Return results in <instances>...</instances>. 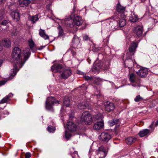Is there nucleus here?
<instances>
[{"mask_svg": "<svg viewBox=\"0 0 158 158\" xmlns=\"http://www.w3.org/2000/svg\"><path fill=\"white\" fill-rule=\"evenodd\" d=\"M83 135L84 136V137H85V136H86L85 135V134H83Z\"/></svg>", "mask_w": 158, "mask_h": 158, "instance_id": "052dcab7", "label": "nucleus"}, {"mask_svg": "<svg viewBox=\"0 0 158 158\" xmlns=\"http://www.w3.org/2000/svg\"><path fill=\"white\" fill-rule=\"evenodd\" d=\"M143 99V98L141 97L140 95H138L136 97L134 101L136 102H138L142 101Z\"/></svg>", "mask_w": 158, "mask_h": 158, "instance_id": "58836bf2", "label": "nucleus"}, {"mask_svg": "<svg viewBox=\"0 0 158 158\" xmlns=\"http://www.w3.org/2000/svg\"><path fill=\"white\" fill-rule=\"evenodd\" d=\"M116 8L117 11L119 13H123L125 10V7L122 6L119 2L116 6Z\"/></svg>", "mask_w": 158, "mask_h": 158, "instance_id": "a211bd4d", "label": "nucleus"}, {"mask_svg": "<svg viewBox=\"0 0 158 158\" xmlns=\"http://www.w3.org/2000/svg\"><path fill=\"white\" fill-rule=\"evenodd\" d=\"M157 112H158V107L157 108Z\"/></svg>", "mask_w": 158, "mask_h": 158, "instance_id": "338daca9", "label": "nucleus"}, {"mask_svg": "<svg viewBox=\"0 0 158 158\" xmlns=\"http://www.w3.org/2000/svg\"><path fill=\"white\" fill-rule=\"evenodd\" d=\"M75 13H73V17L74 25L75 24L77 26H80L83 23V20L79 16L74 15Z\"/></svg>", "mask_w": 158, "mask_h": 158, "instance_id": "0eeeda50", "label": "nucleus"}, {"mask_svg": "<svg viewBox=\"0 0 158 158\" xmlns=\"http://www.w3.org/2000/svg\"><path fill=\"white\" fill-rule=\"evenodd\" d=\"M58 28L59 31V36H62L63 35V34H64V32L63 30V29L62 28V27L60 26H59L58 27Z\"/></svg>", "mask_w": 158, "mask_h": 158, "instance_id": "ea45409f", "label": "nucleus"}, {"mask_svg": "<svg viewBox=\"0 0 158 158\" xmlns=\"http://www.w3.org/2000/svg\"><path fill=\"white\" fill-rule=\"evenodd\" d=\"M12 18L15 21H18L20 18V15L19 13L16 11H13L10 14Z\"/></svg>", "mask_w": 158, "mask_h": 158, "instance_id": "f3484780", "label": "nucleus"}, {"mask_svg": "<svg viewBox=\"0 0 158 158\" xmlns=\"http://www.w3.org/2000/svg\"><path fill=\"white\" fill-rule=\"evenodd\" d=\"M63 69L62 66L60 64H55L51 67V69L54 73L60 72Z\"/></svg>", "mask_w": 158, "mask_h": 158, "instance_id": "ddd939ff", "label": "nucleus"}, {"mask_svg": "<svg viewBox=\"0 0 158 158\" xmlns=\"http://www.w3.org/2000/svg\"><path fill=\"white\" fill-rule=\"evenodd\" d=\"M103 118V116L102 115H99V120H101L99 121V129L100 128H102L104 126V123L103 122V121L102 120V119Z\"/></svg>", "mask_w": 158, "mask_h": 158, "instance_id": "cd10ccee", "label": "nucleus"}, {"mask_svg": "<svg viewBox=\"0 0 158 158\" xmlns=\"http://www.w3.org/2000/svg\"><path fill=\"white\" fill-rule=\"evenodd\" d=\"M129 80L132 83H134L135 82L136 76L134 73H131L129 76Z\"/></svg>", "mask_w": 158, "mask_h": 158, "instance_id": "7c9ffc66", "label": "nucleus"}, {"mask_svg": "<svg viewBox=\"0 0 158 158\" xmlns=\"http://www.w3.org/2000/svg\"><path fill=\"white\" fill-rule=\"evenodd\" d=\"M70 100L68 97H65L64 99L63 103L64 105L67 107L69 106L70 104Z\"/></svg>", "mask_w": 158, "mask_h": 158, "instance_id": "bb28decb", "label": "nucleus"}, {"mask_svg": "<svg viewBox=\"0 0 158 158\" xmlns=\"http://www.w3.org/2000/svg\"><path fill=\"white\" fill-rule=\"evenodd\" d=\"M28 43L30 49H32L35 45L34 42L32 40H30L28 41Z\"/></svg>", "mask_w": 158, "mask_h": 158, "instance_id": "4c0bfd02", "label": "nucleus"}, {"mask_svg": "<svg viewBox=\"0 0 158 158\" xmlns=\"http://www.w3.org/2000/svg\"><path fill=\"white\" fill-rule=\"evenodd\" d=\"M19 3L21 7H24L28 6L29 3V1L28 0H19Z\"/></svg>", "mask_w": 158, "mask_h": 158, "instance_id": "5701e85b", "label": "nucleus"}, {"mask_svg": "<svg viewBox=\"0 0 158 158\" xmlns=\"http://www.w3.org/2000/svg\"><path fill=\"white\" fill-rule=\"evenodd\" d=\"M129 20L131 22H136L138 20V16L134 12H131L129 17Z\"/></svg>", "mask_w": 158, "mask_h": 158, "instance_id": "412c9836", "label": "nucleus"}, {"mask_svg": "<svg viewBox=\"0 0 158 158\" xmlns=\"http://www.w3.org/2000/svg\"><path fill=\"white\" fill-rule=\"evenodd\" d=\"M75 153H77V151H75Z\"/></svg>", "mask_w": 158, "mask_h": 158, "instance_id": "0e129e2a", "label": "nucleus"}, {"mask_svg": "<svg viewBox=\"0 0 158 158\" xmlns=\"http://www.w3.org/2000/svg\"><path fill=\"white\" fill-rule=\"evenodd\" d=\"M29 19L31 21V23H35L38 19L37 15H35L32 16H30L29 17Z\"/></svg>", "mask_w": 158, "mask_h": 158, "instance_id": "c756f323", "label": "nucleus"}, {"mask_svg": "<svg viewBox=\"0 0 158 158\" xmlns=\"http://www.w3.org/2000/svg\"><path fill=\"white\" fill-rule=\"evenodd\" d=\"M128 138L130 139V138H133L131 137V138L129 137V138Z\"/></svg>", "mask_w": 158, "mask_h": 158, "instance_id": "774afa93", "label": "nucleus"}, {"mask_svg": "<svg viewBox=\"0 0 158 158\" xmlns=\"http://www.w3.org/2000/svg\"><path fill=\"white\" fill-rule=\"evenodd\" d=\"M83 40H88L89 39V37L88 35H85L83 36Z\"/></svg>", "mask_w": 158, "mask_h": 158, "instance_id": "09e8293b", "label": "nucleus"}, {"mask_svg": "<svg viewBox=\"0 0 158 158\" xmlns=\"http://www.w3.org/2000/svg\"><path fill=\"white\" fill-rule=\"evenodd\" d=\"M3 0H0V4L2 2V1Z\"/></svg>", "mask_w": 158, "mask_h": 158, "instance_id": "680f3d73", "label": "nucleus"}, {"mask_svg": "<svg viewBox=\"0 0 158 158\" xmlns=\"http://www.w3.org/2000/svg\"><path fill=\"white\" fill-rule=\"evenodd\" d=\"M75 10L74 8L73 9L72 12L71 13L70 17L66 16L64 20L65 24L68 27H69L71 28L73 27H74V24L73 23V13H75Z\"/></svg>", "mask_w": 158, "mask_h": 158, "instance_id": "39448f33", "label": "nucleus"}, {"mask_svg": "<svg viewBox=\"0 0 158 158\" xmlns=\"http://www.w3.org/2000/svg\"><path fill=\"white\" fill-rule=\"evenodd\" d=\"M136 73L140 77L143 78L147 76L148 73V71L146 68H141Z\"/></svg>", "mask_w": 158, "mask_h": 158, "instance_id": "9b49d317", "label": "nucleus"}, {"mask_svg": "<svg viewBox=\"0 0 158 158\" xmlns=\"http://www.w3.org/2000/svg\"><path fill=\"white\" fill-rule=\"evenodd\" d=\"M119 18V15L118 13H114L113 16L110 18V19H112L114 20H116Z\"/></svg>", "mask_w": 158, "mask_h": 158, "instance_id": "79ce46f5", "label": "nucleus"}, {"mask_svg": "<svg viewBox=\"0 0 158 158\" xmlns=\"http://www.w3.org/2000/svg\"><path fill=\"white\" fill-rule=\"evenodd\" d=\"M39 34L41 37L44 40H46L49 39L48 35L46 34L45 31L44 30L41 28L39 30Z\"/></svg>", "mask_w": 158, "mask_h": 158, "instance_id": "6ab92c4d", "label": "nucleus"}, {"mask_svg": "<svg viewBox=\"0 0 158 158\" xmlns=\"http://www.w3.org/2000/svg\"><path fill=\"white\" fill-rule=\"evenodd\" d=\"M3 63V61L2 60H0V67L1 66Z\"/></svg>", "mask_w": 158, "mask_h": 158, "instance_id": "864d4df0", "label": "nucleus"}, {"mask_svg": "<svg viewBox=\"0 0 158 158\" xmlns=\"http://www.w3.org/2000/svg\"><path fill=\"white\" fill-rule=\"evenodd\" d=\"M107 151L106 149L102 146L99 147V158H105L107 154Z\"/></svg>", "mask_w": 158, "mask_h": 158, "instance_id": "2eb2a0df", "label": "nucleus"}, {"mask_svg": "<svg viewBox=\"0 0 158 158\" xmlns=\"http://www.w3.org/2000/svg\"><path fill=\"white\" fill-rule=\"evenodd\" d=\"M31 153L29 152H27L25 155V158H30L31 157Z\"/></svg>", "mask_w": 158, "mask_h": 158, "instance_id": "49530a36", "label": "nucleus"}, {"mask_svg": "<svg viewBox=\"0 0 158 158\" xmlns=\"http://www.w3.org/2000/svg\"><path fill=\"white\" fill-rule=\"evenodd\" d=\"M28 144L31 143V144H32V143H31V142H28Z\"/></svg>", "mask_w": 158, "mask_h": 158, "instance_id": "e2e57ef3", "label": "nucleus"}, {"mask_svg": "<svg viewBox=\"0 0 158 158\" xmlns=\"http://www.w3.org/2000/svg\"><path fill=\"white\" fill-rule=\"evenodd\" d=\"M100 136L101 138H111V137L107 133L105 132H102L101 135Z\"/></svg>", "mask_w": 158, "mask_h": 158, "instance_id": "473e14b6", "label": "nucleus"}, {"mask_svg": "<svg viewBox=\"0 0 158 158\" xmlns=\"http://www.w3.org/2000/svg\"><path fill=\"white\" fill-rule=\"evenodd\" d=\"M11 35L12 36H16L18 34V31H17L16 28H13L10 31Z\"/></svg>", "mask_w": 158, "mask_h": 158, "instance_id": "c9c22d12", "label": "nucleus"}, {"mask_svg": "<svg viewBox=\"0 0 158 158\" xmlns=\"http://www.w3.org/2000/svg\"><path fill=\"white\" fill-rule=\"evenodd\" d=\"M13 96V94L11 93H10L8 95L6 96L2 99L0 102V103H4L6 102L7 101L9 100L10 98L12 97Z\"/></svg>", "mask_w": 158, "mask_h": 158, "instance_id": "393cba45", "label": "nucleus"}, {"mask_svg": "<svg viewBox=\"0 0 158 158\" xmlns=\"http://www.w3.org/2000/svg\"><path fill=\"white\" fill-rule=\"evenodd\" d=\"M154 124V122L153 121L152 122L151 124L149 126V127L150 128H151L152 131H153L154 129V128H153V126Z\"/></svg>", "mask_w": 158, "mask_h": 158, "instance_id": "de8ad7c7", "label": "nucleus"}, {"mask_svg": "<svg viewBox=\"0 0 158 158\" xmlns=\"http://www.w3.org/2000/svg\"><path fill=\"white\" fill-rule=\"evenodd\" d=\"M131 85H132V86H133V87H135L136 86V85L135 84H131Z\"/></svg>", "mask_w": 158, "mask_h": 158, "instance_id": "4d7b16f0", "label": "nucleus"}, {"mask_svg": "<svg viewBox=\"0 0 158 158\" xmlns=\"http://www.w3.org/2000/svg\"><path fill=\"white\" fill-rule=\"evenodd\" d=\"M11 42L9 40L5 39L4 40L0 39V51L3 49V46L8 48L10 46Z\"/></svg>", "mask_w": 158, "mask_h": 158, "instance_id": "9d476101", "label": "nucleus"}, {"mask_svg": "<svg viewBox=\"0 0 158 158\" xmlns=\"http://www.w3.org/2000/svg\"><path fill=\"white\" fill-rule=\"evenodd\" d=\"M81 136H82L81 135H80V136L79 137L80 138H81Z\"/></svg>", "mask_w": 158, "mask_h": 158, "instance_id": "69168bd1", "label": "nucleus"}, {"mask_svg": "<svg viewBox=\"0 0 158 158\" xmlns=\"http://www.w3.org/2000/svg\"><path fill=\"white\" fill-rule=\"evenodd\" d=\"M134 61L132 59H126L124 61V64L125 65L127 64L128 68H132L134 64Z\"/></svg>", "mask_w": 158, "mask_h": 158, "instance_id": "aec40b11", "label": "nucleus"}, {"mask_svg": "<svg viewBox=\"0 0 158 158\" xmlns=\"http://www.w3.org/2000/svg\"><path fill=\"white\" fill-rule=\"evenodd\" d=\"M72 136L71 134L70 133V132L67 131H66L65 132V138H69Z\"/></svg>", "mask_w": 158, "mask_h": 158, "instance_id": "a19ab883", "label": "nucleus"}, {"mask_svg": "<svg viewBox=\"0 0 158 158\" xmlns=\"http://www.w3.org/2000/svg\"><path fill=\"white\" fill-rule=\"evenodd\" d=\"M47 130L49 133H53L55 131L56 128L55 127L49 125L47 128Z\"/></svg>", "mask_w": 158, "mask_h": 158, "instance_id": "2f4dec72", "label": "nucleus"}, {"mask_svg": "<svg viewBox=\"0 0 158 158\" xmlns=\"http://www.w3.org/2000/svg\"><path fill=\"white\" fill-rule=\"evenodd\" d=\"M152 131H150L149 130L147 129H144L139 132V135L140 137H143L144 136H148Z\"/></svg>", "mask_w": 158, "mask_h": 158, "instance_id": "4468645a", "label": "nucleus"}, {"mask_svg": "<svg viewBox=\"0 0 158 158\" xmlns=\"http://www.w3.org/2000/svg\"><path fill=\"white\" fill-rule=\"evenodd\" d=\"M64 127L65 128H67L70 131H74L77 129L76 125L71 121L68 122L66 126L64 125Z\"/></svg>", "mask_w": 158, "mask_h": 158, "instance_id": "1a4fd4ad", "label": "nucleus"}, {"mask_svg": "<svg viewBox=\"0 0 158 158\" xmlns=\"http://www.w3.org/2000/svg\"><path fill=\"white\" fill-rule=\"evenodd\" d=\"M95 118L96 119V121L97 123H95L94 126V128L96 130H99V122H98V116H96L95 117Z\"/></svg>", "mask_w": 158, "mask_h": 158, "instance_id": "f704fd0d", "label": "nucleus"}, {"mask_svg": "<svg viewBox=\"0 0 158 158\" xmlns=\"http://www.w3.org/2000/svg\"><path fill=\"white\" fill-rule=\"evenodd\" d=\"M133 31L138 37H140L143 32V27L139 25L137 26L134 28Z\"/></svg>", "mask_w": 158, "mask_h": 158, "instance_id": "f8f14e48", "label": "nucleus"}, {"mask_svg": "<svg viewBox=\"0 0 158 158\" xmlns=\"http://www.w3.org/2000/svg\"><path fill=\"white\" fill-rule=\"evenodd\" d=\"M137 47V45L135 42H133L131 44L129 48V51L126 53V59L132 58Z\"/></svg>", "mask_w": 158, "mask_h": 158, "instance_id": "20e7f679", "label": "nucleus"}, {"mask_svg": "<svg viewBox=\"0 0 158 158\" xmlns=\"http://www.w3.org/2000/svg\"><path fill=\"white\" fill-rule=\"evenodd\" d=\"M21 53V50L19 48L16 47L13 49L12 56L13 60H14L15 64L13 69L11 70L10 72V78H12L16 75L19 70L18 68H20L30 56L31 55L30 49L28 48H26L23 50V54L24 56L23 59L22 58Z\"/></svg>", "mask_w": 158, "mask_h": 158, "instance_id": "f257e3e1", "label": "nucleus"}, {"mask_svg": "<svg viewBox=\"0 0 158 158\" xmlns=\"http://www.w3.org/2000/svg\"><path fill=\"white\" fill-rule=\"evenodd\" d=\"M99 61L96 60L94 64L93 67L92 69L93 72L96 73L98 72L99 69Z\"/></svg>", "mask_w": 158, "mask_h": 158, "instance_id": "4be33fe9", "label": "nucleus"}, {"mask_svg": "<svg viewBox=\"0 0 158 158\" xmlns=\"http://www.w3.org/2000/svg\"><path fill=\"white\" fill-rule=\"evenodd\" d=\"M136 139H125V141L129 145L131 144Z\"/></svg>", "mask_w": 158, "mask_h": 158, "instance_id": "e433bc0d", "label": "nucleus"}, {"mask_svg": "<svg viewBox=\"0 0 158 158\" xmlns=\"http://www.w3.org/2000/svg\"><path fill=\"white\" fill-rule=\"evenodd\" d=\"M48 13H50V14H52V10H48Z\"/></svg>", "mask_w": 158, "mask_h": 158, "instance_id": "5fc2aeb1", "label": "nucleus"}, {"mask_svg": "<svg viewBox=\"0 0 158 158\" xmlns=\"http://www.w3.org/2000/svg\"><path fill=\"white\" fill-rule=\"evenodd\" d=\"M88 106L87 104H85L84 103H81L79 104L78 107L80 109H85Z\"/></svg>", "mask_w": 158, "mask_h": 158, "instance_id": "72a5a7b5", "label": "nucleus"}, {"mask_svg": "<svg viewBox=\"0 0 158 158\" xmlns=\"http://www.w3.org/2000/svg\"><path fill=\"white\" fill-rule=\"evenodd\" d=\"M60 103L59 102L56 100L52 97H48L46 102L45 107L49 110H53V105H57Z\"/></svg>", "mask_w": 158, "mask_h": 158, "instance_id": "f03ea898", "label": "nucleus"}, {"mask_svg": "<svg viewBox=\"0 0 158 158\" xmlns=\"http://www.w3.org/2000/svg\"><path fill=\"white\" fill-rule=\"evenodd\" d=\"M126 20L123 18H121L119 21V25L120 27H124L126 25Z\"/></svg>", "mask_w": 158, "mask_h": 158, "instance_id": "c85d7f7f", "label": "nucleus"}, {"mask_svg": "<svg viewBox=\"0 0 158 158\" xmlns=\"http://www.w3.org/2000/svg\"><path fill=\"white\" fill-rule=\"evenodd\" d=\"M100 69H102L103 70H107L109 69V66L106 65V64H103L102 66H101ZM100 68H99V69Z\"/></svg>", "mask_w": 158, "mask_h": 158, "instance_id": "37998d69", "label": "nucleus"}, {"mask_svg": "<svg viewBox=\"0 0 158 158\" xmlns=\"http://www.w3.org/2000/svg\"><path fill=\"white\" fill-rule=\"evenodd\" d=\"M80 45V41L79 38L76 36H74L72 40L71 47L75 49L78 48Z\"/></svg>", "mask_w": 158, "mask_h": 158, "instance_id": "6e6552de", "label": "nucleus"}, {"mask_svg": "<svg viewBox=\"0 0 158 158\" xmlns=\"http://www.w3.org/2000/svg\"><path fill=\"white\" fill-rule=\"evenodd\" d=\"M8 23V20H4L2 22L1 24L4 26H6Z\"/></svg>", "mask_w": 158, "mask_h": 158, "instance_id": "a18cd8bd", "label": "nucleus"}, {"mask_svg": "<svg viewBox=\"0 0 158 158\" xmlns=\"http://www.w3.org/2000/svg\"><path fill=\"white\" fill-rule=\"evenodd\" d=\"M74 49L72 47H70L69 49L67 51L66 53V54L69 55L70 57L73 56L76 54V52Z\"/></svg>", "mask_w": 158, "mask_h": 158, "instance_id": "b1692460", "label": "nucleus"}, {"mask_svg": "<svg viewBox=\"0 0 158 158\" xmlns=\"http://www.w3.org/2000/svg\"><path fill=\"white\" fill-rule=\"evenodd\" d=\"M3 114H8L9 112L5 110V111H4L3 112Z\"/></svg>", "mask_w": 158, "mask_h": 158, "instance_id": "603ef678", "label": "nucleus"}, {"mask_svg": "<svg viewBox=\"0 0 158 158\" xmlns=\"http://www.w3.org/2000/svg\"><path fill=\"white\" fill-rule=\"evenodd\" d=\"M71 74V70L69 69H67L63 71L61 75L63 78L66 79L69 77Z\"/></svg>", "mask_w": 158, "mask_h": 158, "instance_id": "dca6fc26", "label": "nucleus"}, {"mask_svg": "<svg viewBox=\"0 0 158 158\" xmlns=\"http://www.w3.org/2000/svg\"><path fill=\"white\" fill-rule=\"evenodd\" d=\"M105 139V140H104V141L106 140V141H108L110 139Z\"/></svg>", "mask_w": 158, "mask_h": 158, "instance_id": "13d9d810", "label": "nucleus"}, {"mask_svg": "<svg viewBox=\"0 0 158 158\" xmlns=\"http://www.w3.org/2000/svg\"><path fill=\"white\" fill-rule=\"evenodd\" d=\"M158 125V120L155 123V126L156 127Z\"/></svg>", "mask_w": 158, "mask_h": 158, "instance_id": "6e6d98bb", "label": "nucleus"}, {"mask_svg": "<svg viewBox=\"0 0 158 158\" xmlns=\"http://www.w3.org/2000/svg\"><path fill=\"white\" fill-rule=\"evenodd\" d=\"M92 78L91 77H88V76H86L85 77V79L86 80H91Z\"/></svg>", "mask_w": 158, "mask_h": 158, "instance_id": "3c124183", "label": "nucleus"}, {"mask_svg": "<svg viewBox=\"0 0 158 158\" xmlns=\"http://www.w3.org/2000/svg\"><path fill=\"white\" fill-rule=\"evenodd\" d=\"M6 82L4 81H0V86L4 85Z\"/></svg>", "mask_w": 158, "mask_h": 158, "instance_id": "8fccbe9b", "label": "nucleus"}, {"mask_svg": "<svg viewBox=\"0 0 158 158\" xmlns=\"http://www.w3.org/2000/svg\"><path fill=\"white\" fill-rule=\"evenodd\" d=\"M95 118H93V120ZM81 120L85 124L88 125L90 124L93 120L91 114L88 111H85L82 113L81 117Z\"/></svg>", "mask_w": 158, "mask_h": 158, "instance_id": "7ed1b4c3", "label": "nucleus"}, {"mask_svg": "<svg viewBox=\"0 0 158 158\" xmlns=\"http://www.w3.org/2000/svg\"><path fill=\"white\" fill-rule=\"evenodd\" d=\"M119 122V119L114 118L108 122V123L111 126L118 124Z\"/></svg>", "mask_w": 158, "mask_h": 158, "instance_id": "a878e982", "label": "nucleus"}, {"mask_svg": "<svg viewBox=\"0 0 158 158\" xmlns=\"http://www.w3.org/2000/svg\"><path fill=\"white\" fill-rule=\"evenodd\" d=\"M106 40H106V39H104V42H106Z\"/></svg>", "mask_w": 158, "mask_h": 158, "instance_id": "bf43d9fd", "label": "nucleus"}, {"mask_svg": "<svg viewBox=\"0 0 158 158\" xmlns=\"http://www.w3.org/2000/svg\"><path fill=\"white\" fill-rule=\"evenodd\" d=\"M4 12H0V21L2 19L5 17Z\"/></svg>", "mask_w": 158, "mask_h": 158, "instance_id": "c03bdc74", "label": "nucleus"}, {"mask_svg": "<svg viewBox=\"0 0 158 158\" xmlns=\"http://www.w3.org/2000/svg\"><path fill=\"white\" fill-rule=\"evenodd\" d=\"M104 106L106 111L110 112L113 111L115 108V106L114 104L109 102H107L105 103Z\"/></svg>", "mask_w": 158, "mask_h": 158, "instance_id": "423d86ee", "label": "nucleus"}]
</instances>
